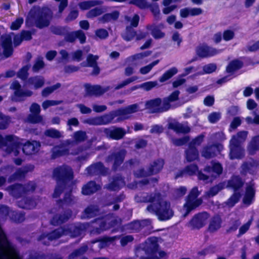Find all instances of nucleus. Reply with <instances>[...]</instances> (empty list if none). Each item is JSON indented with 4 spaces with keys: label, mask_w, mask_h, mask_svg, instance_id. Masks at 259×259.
I'll return each instance as SVG.
<instances>
[{
    "label": "nucleus",
    "mask_w": 259,
    "mask_h": 259,
    "mask_svg": "<svg viewBox=\"0 0 259 259\" xmlns=\"http://www.w3.org/2000/svg\"><path fill=\"white\" fill-rule=\"evenodd\" d=\"M53 177L56 182V186L52 197L58 198L65 189H68V185L72 182L74 178L73 171L69 166L63 165L54 169Z\"/></svg>",
    "instance_id": "f257e3e1"
},
{
    "label": "nucleus",
    "mask_w": 259,
    "mask_h": 259,
    "mask_svg": "<svg viewBox=\"0 0 259 259\" xmlns=\"http://www.w3.org/2000/svg\"><path fill=\"white\" fill-rule=\"evenodd\" d=\"M9 214V207L0 205V215L7 217ZM19 257V252L0 226V259H14Z\"/></svg>",
    "instance_id": "f03ea898"
},
{
    "label": "nucleus",
    "mask_w": 259,
    "mask_h": 259,
    "mask_svg": "<svg viewBox=\"0 0 259 259\" xmlns=\"http://www.w3.org/2000/svg\"><path fill=\"white\" fill-rule=\"evenodd\" d=\"M30 18L39 29L48 27L53 18V12L47 6H34L29 11Z\"/></svg>",
    "instance_id": "7ed1b4c3"
},
{
    "label": "nucleus",
    "mask_w": 259,
    "mask_h": 259,
    "mask_svg": "<svg viewBox=\"0 0 259 259\" xmlns=\"http://www.w3.org/2000/svg\"><path fill=\"white\" fill-rule=\"evenodd\" d=\"M92 223H96L99 226L93 227L91 230L90 233L93 235H99L117 225L118 221L115 218L113 213H109L95 218L92 221Z\"/></svg>",
    "instance_id": "20e7f679"
},
{
    "label": "nucleus",
    "mask_w": 259,
    "mask_h": 259,
    "mask_svg": "<svg viewBox=\"0 0 259 259\" xmlns=\"http://www.w3.org/2000/svg\"><path fill=\"white\" fill-rule=\"evenodd\" d=\"M147 210L154 213L161 221L170 219L174 215L170 208V203L166 201H159L156 203L150 204L147 207Z\"/></svg>",
    "instance_id": "39448f33"
},
{
    "label": "nucleus",
    "mask_w": 259,
    "mask_h": 259,
    "mask_svg": "<svg viewBox=\"0 0 259 259\" xmlns=\"http://www.w3.org/2000/svg\"><path fill=\"white\" fill-rule=\"evenodd\" d=\"M36 188L35 183L29 181L24 185L19 183L14 184L9 186L7 189L11 196L18 199L26 196L30 192H33Z\"/></svg>",
    "instance_id": "423d86ee"
},
{
    "label": "nucleus",
    "mask_w": 259,
    "mask_h": 259,
    "mask_svg": "<svg viewBox=\"0 0 259 259\" xmlns=\"http://www.w3.org/2000/svg\"><path fill=\"white\" fill-rule=\"evenodd\" d=\"M199 194L197 187H193L189 193L186 198V202L183 205V207L185 209V212L183 214L184 217L187 216L191 211L202 204V200L197 198Z\"/></svg>",
    "instance_id": "0eeeda50"
},
{
    "label": "nucleus",
    "mask_w": 259,
    "mask_h": 259,
    "mask_svg": "<svg viewBox=\"0 0 259 259\" xmlns=\"http://www.w3.org/2000/svg\"><path fill=\"white\" fill-rule=\"evenodd\" d=\"M126 155V151L122 149L118 151L113 152L109 154L106 158V162L112 163V170L113 171H124L122 165Z\"/></svg>",
    "instance_id": "6e6552de"
},
{
    "label": "nucleus",
    "mask_w": 259,
    "mask_h": 259,
    "mask_svg": "<svg viewBox=\"0 0 259 259\" xmlns=\"http://www.w3.org/2000/svg\"><path fill=\"white\" fill-rule=\"evenodd\" d=\"M64 235L66 236L65 227H61L49 232L41 233L38 237L37 241L41 242L45 245L49 246L51 242L57 240Z\"/></svg>",
    "instance_id": "1a4fd4ad"
},
{
    "label": "nucleus",
    "mask_w": 259,
    "mask_h": 259,
    "mask_svg": "<svg viewBox=\"0 0 259 259\" xmlns=\"http://www.w3.org/2000/svg\"><path fill=\"white\" fill-rule=\"evenodd\" d=\"M138 110V105L137 104H134L125 107H122L117 110L110 111L109 113L110 116L111 121L117 116H120L118 120H122L128 119L129 116L127 115L136 112Z\"/></svg>",
    "instance_id": "9d476101"
},
{
    "label": "nucleus",
    "mask_w": 259,
    "mask_h": 259,
    "mask_svg": "<svg viewBox=\"0 0 259 259\" xmlns=\"http://www.w3.org/2000/svg\"><path fill=\"white\" fill-rule=\"evenodd\" d=\"M11 88L14 91L12 100L16 102L24 101L26 97H31L33 95V92L31 91L23 90L21 84L17 80H15L12 82Z\"/></svg>",
    "instance_id": "9b49d317"
},
{
    "label": "nucleus",
    "mask_w": 259,
    "mask_h": 259,
    "mask_svg": "<svg viewBox=\"0 0 259 259\" xmlns=\"http://www.w3.org/2000/svg\"><path fill=\"white\" fill-rule=\"evenodd\" d=\"M224 149L223 144L215 143L204 146L201 150L202 157L206 159H209L217 156Z\"/></svg>",
    "instance_id": "f8f14e48"
},
{
    "label": "nucleus",
    "mask_w": 259,
    "mask_h": 259,
    "mask_svg": "<svg viewBox=\"0 0 259 259\" xmlns=\"http://www.w3.org/2000/svg\"><path fill=\"white\" fill-rule=\"evenodd\" d=\"M74 184L73 182L68 185V191L64 193L63 199H59L56 203L59 208H63L64 205L71 206L74 204L77 200L76 197L72 195Z\"/></svg>",
    "instance_id": "ddd939ff"
},
{
    "label": "nucleus",
    "mask_w": 259,
    "mask_h": 259,
    "mask_svg": "<svg viewBox=\"0 0 259 259\" xmlns=\"http://www.w3.org/2000/svg\"><path fill=\"white\" fill-rule=\"evenodd\" d=\"M209 217V213L206 211L198 212L192 217L189 224L192 229L199 230L205 225Z\"/></svg>",
    "instance_id": "4468645a"
},
{
    "label": "nucleus",
    "mask_w": 259,
    "mask_h": 259,
    "mask_svg": "<svg viewBox=\"0 0 259 259\" xmlns=\"http://www.w3.org/2000/svg\"><path fill=\"white\" fill-rule=\"evenodd\" d=\"M230 158L231 159H241L244 156V151L239 141L233 136L230 142Z\"/></svg>",
    "instance_id": "2eb2a0df"
},
{
    "label": "nucleus",
    "mask_w": 259,
    "mask_h": 259,
    "mask_svg": "<svg viewBox=\"0 0 259 259\" xmlns=\"http://www.w3.org/2000/svg\"><path fill=\"white\" fill-rule=\"evenodd\" d=\"M112 127L103 128L104 136L108 139L119 140L122 139L126 134V132L123 128L114 126Z\"/></svg>",
    "instance_id": "dca6fc26"
},
{
    "label": "nucleus",
    "mask_w": 259,
    "mask_h": 259,
    "mask_svg": "<svg viewBox=\"0 0 259 259\" xmlns=\"http://www.w3.org/2000/svg\"><path fill=\"white\" fill-rule=\"evenodd\" d=\"M5 140V144L4 146L6 147V152L8 154L13 152L15 156H17L19 153L20 143L15 141L14 136L12 135L6 136Z\"/></svg>",
    "instance_id": "f3484780"
},
{
    "label": "nucleus",
    "mask_w": 259,
    "mask_h": 259,
    "mask_svg": "<svg viewBox=\"0 0 259 259\" xmlns=\"http://www.w3.org/2000/svg\"><path fill=\"white\" fill-rule=\"evenodd\" d=\"M71 209H65L63 213L55 214L50 220V223L54 226H58L67 222L72 217Z\"/></svg>",
    "instance_id": "a211bd4d"
},
{
    "label": "nucleus",
    "mask_w": 259,
    "mask_h": 259,
    "mask_svg": "<svg viewBox=\"0 0 259 259\" xmlns=\"http://www.w3.org/2000/svg\"><path fill=\"white\" fill-rule=\"evenodd\" d=\"M78 39L80 44H84L86 42L87 37L82 30H77L66 32L64 36V40L69 43H73Z\"/></svg>",
    "instance_id": "6ab92c4d"
},
{
    "label": "nucleus",
    "mask_w": 259,
    "mask_h": 259,
    "mask_svg": "<svg viewBox=\"0 0 259 259\" xmlns=\"http://www.w3.org/2000/svg\"><path fill=\"white\" fill-rule=\"evenodd\" d=\"M87 174L90 176H96L101 175L106 176L107 174V169L104 164L101 162H97L91 164L86 168Z\"/></svg>",
    "instance_id": "aec40b11"
},
{
    "label": "nucleus",
    "mask_w": 259,
    "mask_h": 259,
    "mask_svg": "<svg viewBox=\"0 0 259 259\" xmlns=\"http://www.w3.org/2000/svg\"><path fill=\"white\" fill-rule=\"evenodd\" d=\"M84 86L85 94L89 97L100 96L107 91V89L103 88L100 85H91L90 83H85Z\"/></svg>",
    "instance_id": "412c9836"
},
{
    "label": "nucleus",
    "mask_w": 259,
    "mask_h": 259,
    "mask_svg": "<svg viewBox=\"0 0 259 259\" xmlns=\"http://www.w3.org/2000/svg\"><path fill=\"white\" fill-rule=\"evenodd\" d=\"M244 185V181L240 176L232 175L227 181L226 187L234 192H239Z\"/></svg>",
    "instance_id": "4be33fe9"
},
{
    "label": "nucleus",
    "mask_w": 259,
    "mask_h": 259,
    "mask_svg": "<svg viewBox=\"0 0 259 259\" xmlns=\"http://www.w3.org/2000/svg\"><path fill=\"white\" fill-rule=\"evenodd\" d=\"M159 245L157 241L153 239H149L148 242H145L143 250L145 253L148 255L155 257V259H158V257L156 255L158 251Z\"/></svg>",
    "instance_id": "5701e85b"
},
{
    "label": "nucleus",
    "mask_w": 259,
    "mask_h": 259,
    "mask_svg": "<svg viewBox=\"0 0 259 259\" xmlns=\"http://www.w3.org/2000/svg\"><path fill=\"white\" fill-rule=\"evenodd\" d=\"M1 38L3 55L5 58H9L13 55L14 52L11 36L9 35H2Z\"/></svg>",
    "instance_id": "b1692460"
},
{
    "label": "nucleus",
    "mask_w": 259,
    "mask_h": 259,
    "mask_svg": "<svg viewBox=\"0 0 259 259\" xmlns=\"http://www.w3.org/2000/svg\"><path fill=\"white\" fill-rule=\"evenodd\" d=\"M85 122L91 125H106L112 122L109 113L87 119Z\"/></svg>",
    "instance_id": "393cba45"
},
{
    "label": "nucleus",
    "mask_w": 259,
    "mask_h": 259,
    "mask_svg": "<svg viewBox=\"0 0 259 259\" xmlns=\"http://www.w3.org/2000/svg\"><path fill=\"white\" fill-rule=\"evenodd\" d=\"M125 185L124 178L121 176L112 177V181L106 185V188L110 191H118Z\"/></svg>",
    "instance_id": "a878e982"
},
{
    "label": "nucleus",
    "mask_w": 259,
    "mask_h": 259,
    "mask_svg": "<svg viewBox=\"0 0 259 259\" xmlns=\"http://www.w3.org/2000/svg\"><path fill=\"white\" fill-rule=\"evenodd\" d=\"M85 229V226L83 224L77 225H71L68 227H65L66 235H70L72 237L80 236Z\"/></svg>",
    "instance_id": "bb28decb"
},
{
    "label": "nucleus",
    "mask_w": 259,
    "mask_h": 259,
    "mask_svg": "<svg viewBox=\"0 0 259 259\" xmlns=\"http://www.w3.org/2000/svg\"><path fill=\"white\" fill-rule=\"evenodd\" d=\"M219 53L216 49L207 46H199L196 49V54L200 58H207L214 56Z\"/></svg>",
    "instance_id": "cd10ccee"
},
{
    "label": "nucleus",
    "mask_w": 259,
    "mask_h": 259,
    "mask_svg": "<svg viewBox=\"0 0 259 259\" xmlns=\"http://www.w3.org/2000/svg\"><path fill=\"white\" fill-rule=\"evenodd\" d=\"M101 189V186L100 184H97L95 181H90L82 187L81 193L85 196L91 195Z\"/></svg>",
    "instance_id": "c85d7f7f"
},
{
    "label": "nucleus",
    "mask_w": 259,
    "mask_h": 259,
    "mask_svg": "<svg viewBox=\"0 0 259 259\" xmlns=\"http://www.w3.org/2000/svg\"><path fill=\"white\" fill-rule=\"evenodd\" d=\"M40 146V143L36 141H27L22 146V149L23 153L26 155H31L36 153L38 148Z\"/></svg>",
    "instance_id": "c756f323"
},
{
    "label": "nucleus",
    "mask_w": 259,
    "mask_h": 259,
    "mask_svg": "<svg viewBox=\"0 0 259 259\" xmlns=\"http://www.w3.org/2000/svg\"><path fill=\"white\" fill-rule=\"evenodd\" d=\"M117 238H118V237L117 236H114L112 237L105 236L101 238L94 239L92 240L91 241V242L92 244H95L97 242H99V248L100 249H102L109 246Z\"/></svg>",
    "instance_id": "7c9ffc66"
},
{
    "label": "nucleus",
    "mask_w": 259,
    "mask_h": 259,
    "mask_svg": "<svg viewBox=\"0 0 259 259\" xmlns=\"http://www.w3.org/2000/svg\"><path fill=\"white\" fill-rule=\"evenodd\" d=\"M222 219L221 217L216 214L213 215L210 221L208 226V230L210 233H214L219 230L222 226Z\"/></svg>",
    "instance_id": "2f4dec72"
},
{
    "label": "nucleus",
    "mask_w": 259,
    "mask_h": 259,
    "mask_svg": "<svg viewBox=\"0 0 259 259\" xmlns=\"http://www.w3.org/2000/svg\"><path fill=\"white\" fill-rule=\"evenodd\" d=\"M162 104V100L160 98L151 99L146 102V106L150 113H161L160 105Z\"/></svg>",
    "instance_id": "473e14b6"
},
{
    "label": "nucleus",
    "mask_w": 259,
    "mask_h": 259,
    "mask_svg": "<svg viewBox=\"0 0 259 259\" xmlns=\"http://www.w3.org/2000/svg\"><path fill=\"white\" fill-rule=\"evenodd\" d=\"M259 166V162L256 160L252 159L250 162H244L242 165V174L246 175L247 173L253 175L255 169Z\"/></svg>",
    "instance_id": "72a5a7b5"
},
{
    "label": "nucleus",
    "mask_w": 259,
    "mask_h": 259,
    "mask_svg": "<svg viewBox=\"0 0 259 259\" xmlns=\"http://www.w3.org/2000/svg\"><path fill=\"white\" fill-rule=\"evenodd\" d=\"M45 82V80L43 76L36 75L29 77L26 83L29 86L32 87L34 89L37 90L42 88Z\"/></svg>",
    "instance_id": "f704fd0d"
},
{
    "label": "nucleus",
    "mask_w": 259,
    "mask_h": 259,
    "mask_svg": "<svg viewBox=\"0 0 259 259\" xmlns=\"http://www.w3.org/2000/svg\"><path fill=\"white\" fill-rule=\"evenodd\" d=\"M167 128L178 134H187L190 132V128L189 127L185 126L178 121L168 122L167 124Z\"/></svg>",
    "instance_id": "c9c22d12"
},
{
    "label": "nucleus",
    "mask_w": 259,
    "mask_h": 259,
    "mask_svg": "<svg viewBox=\"0 0 259 259\" xmlns=\"http://www.w3.org/2000/svg\"><path fill=\"white\" fill-rule=\"evenodd\" d=\"M244 65L243 61L238 59L231 61L226 67V71L228 73L233 74L235 71L241 69Z\"/></svg>",
    "instance_id": "e433bc0d"
},
{
    "label": "nucleus",
    "mask_w": 259,
    "mask_h": 259,
    "mask_svg": "<svg viewBox=\"0 0 259 259\" xmlns=\"http://www.w3.org/2000/svg\"><path fill=\"white\" fill-rule=\"evenodd\" d=\"M164 164L162 159H157L150 163L148 167L149 172L152 176L158 174L163 168Z\"/></svg>",
    "instance_id": "4c0bfd02"
},
{
    "label": "nucleus",
    "mask_w": 259,
    "mask_h": 259,
    "mask_svg": "<svg viewBox=\"0 0 259 259\" xmlns=\"http://www.w3.org/2000/svg\"><path fill=\"white\" fill-rule=\"evenodd\" d=\"M18 206L23 209H31L35 207L36 202L33 198L24 196L18 201Z\"/></svg>",
    "instance_id": "58836bf2"
},
{
    "label": "nucleus",
    "mask_w": 259,
    "mask_h": 259,
    "mask_svg": "<svg viewBox=\"0 0 259 259\" xmlns=\"http://www.w3.org/2000/svg\"><path fill=\"white\" fill-rule=\"evenodd\" d=\"M100 212V208L97 205H88L83 210V215L84 218L91 219L96 217Z\"/></svg>",
    "instance_id": "ea45409f"
},
{
    "label": "nucleus",
    "mask_w": 259,
    "mask_h": 259,
    "mask_svg": "<svg viewBox=\"0 0 259 259\" xmlns=\"http://www.w3.org/2000/svg\"><path fill=\"white\" fill-rule=\"evenodd\" d=\"M186 159L188 162H192L199 158V152L195 146L188 145V148L185 151Z\"/></svg>",
    "instance_id": "a19ab883"
},
{
    "label": "nucleus",
    "mask_w": 259,
    "mask_h": 259,
    "mask_svg": "<svg viewBox=\"0 0 259 259\" xmlns=\"http://www.w3.org/2000/svg\"><path fill=\"white\" fill-rule=\"evenodd\" d=\"M29 170V168L27 167H25L23 169L21 168L18 169L13 174L8 178V182L9 183H12L16 180L24 178Z\"/></svg>",
    "instance_id": "79ce46f5"
},
{
    "label": "nucleus",
    "mask_w": 259,
    "mask_h": 259,
    "mask_svg": "<svg viewBox=\"0 0 259 259\" xmlns=\"http://www.w3.org/2000/svg\"><path fill=\"white\" fill-rule=\"evenodd\" d=\"M211 166L207 165L205 167V171L207 172H213L218 176L221 175L223 172V168L222 164L219 162L212 161L211 162Z\"/></svg>",
    "instance_id": "37998d69"
},
{
    "label": "nucleus",
    "mask_w": 259,
    "mask_h": 259,
    "mask_svg": "<svg viewBox=\"0 0 259 259\" xmlns=\"http://www.w3.org/2000/svg\"><path fill=\"white\" fill-rule=\"evenodd\" d=\"M247 148L249 154L252 155L259 150V135L252 137Z\"/></svg>",
    "instance_id": "c03bdc74"
},
{
    "label": "nucleus",
    "mask_w": 259,
    "mask_h": 259,
    "mask_svg": "<svg viewBox=\"0 0 259 259\" xmlns=\"http://www.w3.org/2000/svg\"><path fill=\"white\" fill-rule=\"evenodd\" d=\"M69 153V150L68 148L63 146H58L54 147L52 151V158L55 159L64 155H67Z\"/></svg>",
    "instance_id": "a18cd8bd"
},
{
    "label": "nucleus",
    "mask_w": 259,
    "mask_h": 259,
    "mask_svg": "<svg viewBox=\"0 0 259 259\" xmlns=\"http://www.w3.org/2000/svg\"><path fill=\"white\" fill-rule=\"evenodd\" d=\"M146 29L151 31V33L155 39L163 38L165 34L156 26L153 24H149L146 26Z\"/></svg>",
    "instance_id": "49530a36"
},
{
    "label": "nucleus",
    "mask_w": 259,
    "mask_h": 259,
    "mask_svg": "<svg viewBox=\"0 0 259 259\" xmlns=\"http://www.w3.org/2000/svg\"><path fill=\"white\" fill-rule=\"evenodd\" d=\"M144 224V221L135 220L129 223L127 225V228L131 230L132 232L138 233L143 228Z\"/></svg>",
    "instance_id": "de8ad7c7"
},
{
    "label": "nucleus",
    "mask_w": 259,
    "mask_h": 259,
    "mask_svg": "<svg viewBox=\"0 0 259 259\" xmlns=\"http://www.w3.org/2000/svg\"><path fill=\"white\" fill-rule=\"evenodd\" d=\"M141 164V161L138 158H131L125 161L122 165V169L124 171L126 172L132 168L139 166Z\"/></svg>",
    "instance_id": "09e8293b"
},
{
    "label": "nucleus",
    "mask_w": 259,
    "mask_h": 259,
    "mask_svg": "<svg viewBox=\"0 0 259 259\" xmlns=\"http://www.w3.org/2000/svg\"><path fill=\"white\" fill-rule=\"evenodd\" d=\"M102 2L99 0H90L80 2L78 4L79 8L82 10H87L95 6L100 5Z\"/></svg>",
    "instance_id": "8fccbe9b"
},
{
    "label": "nucleus",
    "mask_w": 259,
    "mask_h": 259,
    "mask_svg": "<svg viewBox=\"0 0 259 259\" xmlns=\"http://www.w3.org/2000/svg\"><path fill=\"white\" fill-rule=\"evenodd\" d=\"M136 35V31L130 26L126 27L124 32L121 34L122 38L126 41L133 40Z\"/></svg>",
    "instance_id": "3c124183"
},
{
    "label": "nucleus",
    "mask_w": 259,
    "mask_h": 259,
    "mask_svg": "<svg viewBox=\"0 0 259 259\" xmlns=\"http://www.w3.org/2000/svg\"><path fill=\"white\" fill-rule=\"evenodd\" d=\"M178 72V69L176 67H173L166 71L159 78V81L160 82H164L169 79L171 78L173 76Z\"/></svg>",
    "instance_id": "603ef678"
},
{
    "label": "nucleus",
    "mask_w": 259,
    "mask_h": 259,
    "mask_svg": "<svg viewBox=\"0 0 259 259\" xmlns=\"http://www.w3.org/2000/svg\"><path fill=\"white\" fill-rule=\"evenodd\" d=\"M29 66L26 65L21 67L17 73V77L21 80L26 82L29 78L28 70Z\"/></svg>",
    "instance_id": "864d4df0"
},
{
    "label": "nucleus",
    "mask_w": 259,
    "mask_h": 259,
    "mask_svg": "<svg viewBox=\"0 0 259 259\" xmlns=\"http://www.w3.org/2000/svg\"><path fill=\"white\" fill-rule=\"evenodd\" d=\"M50 29L53 34L64 36L69 28L67 26H52Z\"/></svg>",
    "instance_id": "5fc2aeb1"
},
{
    "label": "nucleus",
    "mask_w": 259,
    "mask_h": 259,
    "mask_svg": "<svg viewBox=\"0 0 259 259\" xmlns=\"http://www.w3.org/2000/svg\"><path fill=\"white\" fill-rule=\"evenodd\" d=\"M241 225L239 219H231L229 222V227L226 229V233L229 234L235 232Z\"/></svg>",
    "instance_id": "6e6d98bb"
},
{
    "label": "nucleus",
    "mask_w": 259,
    "mask_h": 259,
    "mask_svg": "<svg viewBox=\"0 0 259 259\" xmlns=\"http://www.w3.org/2000/svg\"><path fill=\"white\" fill-rule=\"evenodd\" d=\"M241 196V193L239 192H234L233 194L227 200V204L229 207L234 206L239 202Z\"/></svg>",
    "instance_id": "4d7b16f0"
},
{
    "label": "nucleus",
    "mask_w": 259,
    "mask_h": 259,
    "mask_svg": "<svg viewBox=\"0 0 259 259\" xmlns=\"http://www.w3.org/2000/svg\"><path fill=\"white\" fill-rule=\"evenodd\" d=\"M157 195H158V194L153 193H151L149 194H146L145 195L144 194L142 196H141L140 198V199L138 200L137 201L139 202H144V203H147V202L153 203L155 201Z\"/></svg>",
    "instance_id": "13d9d810"
},
{
    "label": "nucleus",
    "mask_w": 259,
    "mask_h": 259,
    "mask_svg": "<svg viewBox=\"0 0 259 259\" xmlns=\"http://www.w3.org/2000/svg\"><path fill=\"white\" fill-rule=\"evenodd\" d=\"M87 138L86 133L84 131H78L74 133V141L76 144L84 142Z\"/></svg>",
    "instance_id": "bf43d9fd"
},
{
    "label": "nucleus",
    "mask_w": 259,
    "mask_h": 259,
    "mask_svg": "<svg viewBox=\"0 0 259 259\" xmlns=\"http://www.w3.org/2000/svg\"><path fill=\"white\" fill-rule=\"evenodd\" d=\"M45 135L47 137L53 139H59L62 137L61 133L55 128L46 130L45 132Z\"/></svg>",
    "instance_id": "052dcab7"
},
{
    "label": "nucleus",
    "mask_w": 259,
    "mask_h": 259,
    "mask_svg": "<svg viewBox=\"0 0 259 259\" xmlns=\"http://www.w3.org/2000/svg\"><path fill=\"white\" fill-rule=\"evenodd\" d=\"M149 8L156 19H158L160 16V10L157 4H148L146 9Z\"/></svg>",
    "instance_id": "680f3d73"
},
{
    "label": "nucleus",
    "mask_w": 259,
    "mask_h": 259,
    "mask_svg": "<svg viewBox=\"0 0 259 259\" xmlns=\"http://www.w3.org/2000/svg\"><path fill=\"white\" fill-rule=\"evenodd\" d=\"M99 58L98 55L89 54L87 57V65H83V66L91 67L98 64L97 60L99 59Z\"/></svg>",
    "instance_id": "e2e57ef3"
},
{
    "label": "nucleus",
    "mask_w": 259,
    "mask_h": 259,
    "mask_svg": "<svg viewBox=\"0 0 259 259\" xmlns=\"http://www.w3.org/2000/svg\"><path fill=\"white\" fill-rule=\"evenodd\" d=\"M103 13L102 8L96 7L90 10L87 13V17L88 18H93L101 15Z\"/></svg>",
    "instance_id": "0e129e2a"
},
{
    "label": "nucleus",
    "mask_w": 259,
    "mask_h": 259,
    "mask_svg": "<svg viewBox=\"0 0 259 259\" xmlns=\"http://www.w3.org/2000/svg\"><path fill=\"white\" fill-rule=\"evenodd\" d=\"M11 219L16 223H22L25 220V213L13 211L12 213Z\"/></svg>",
    "instance_id": "69168bd1"
},
{
    "label": "nucleus",
    "mask_w": 259,
    "mask_h": 259,
    "mask_svg": "<svg viewBox=\"0 0 259 259\" xmlns=\"http://www.w3.org/2000/svg\"><path fill=\"white\" fill-rule=\"evenodd\" d=\"M245 194L255 198V184L253 181L250 182L246 187Z\"/></svg>",
    "instance_id": "338daca9"
},
{
    "label": "nucleus",
    "mask_w": 259,
    "mask_h": 259,
    "mask_svg": "<svg viewBox=\"0 0 259 259\" xmlns=\"http://www.w3.org/2000/svg\"><path fill=\"white\" fill-rule=\"evenodd\" d=\"M198 170V166L196 164H191L186 166L185 168V172L190 176L195 175Z\"/></svg>",
    "instance_id": "774afa93"
}]
</instances>
